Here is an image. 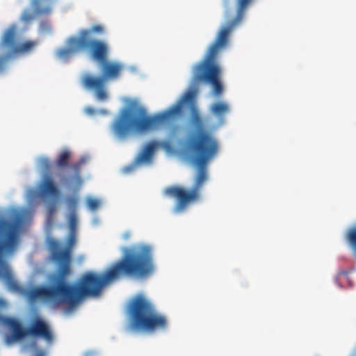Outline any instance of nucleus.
I'll list each match as a JSON object with an SVG mask.
<instances>
[{
	"mask_svg": "<svg viewBox=\"0 0 356 356\" xmlns=\"http://www.w3.org/2000/svg\"><path fill=\"white\" fill-rule=\"evenodd\" d=\"M67 47L57 50L56 55L58 58L67 60L74 54L81 51L79 32L76 36H72L67 40Z\"/></svg>",
	"mask_w": 356,
	"mask_h": 356,
	"instance_id": "9d476101",
	"label": "nucleus"
},
{
	"mask_svg": "<svg viewBox=\"0 0 356 356\" xmlns=\"http://www.w3.org/2000/svg\"><path fill=\"white\" fill-rule=\"evenodd\" d=\"M50 213H53L54 211V207H51L49 208Z\"/></svg>",
	"mask_w": 356,
	"mask_h": 356,
	"instance_id": "bb28decb",
	"label": "nucleus"
},
{
	"mask_svg": "<svg viewBox=\"0 0 356 356\" xmlns=\"http://www.w3.org/2000/svg\"><path fill=\"white\" fill-rule=\"evenodd\" d=\"M34 356H46V353L44 350L39 349L35 352Z\"/></svg>",
	"mask_w": 356,
	"mask_h": 356,
	"instance_id": "b1692460",
	"label": "nucleus"
},
{
	"mask_svg": "<svg viewBox=\"0 0 356 356\" xmlns=\"http://www.w3.org/2000/svg\"><path fill=\"white\" fill-rule=\"evenodd\" d=\"M104 33V28L101 24H95L89 29L79 31L81 51H88L90 58L99 64L106 61L109 54L107 42L95 37V34L102 35Z\"/></svg>",
	"mask_w": 356,
	"mask_h": 356,
	"instance_id": "0eeeda50",
	"label": "nucleus"
},
{
	"mask_svg": "<svg viewBox=\"0 0 356 356\" xmlns=\"http://www.w3.org/2000/svg\"><path fill=\"white\" fill-rule=\"evenodd\" d=\"M71 153L68 149L63 150L58 156L56 161V165L59 168H65L68 167L70 159Z\"/></svg>",
	"mask_w": 356,
	"mask_h": 356,
	"instance_id": "2eb2a0df",
	"label": "nucleus"
},
{
	"mask_svg": "<svg viewBox=\"0 0 356 356\" xmlns=\"http://www.w3.org/2000/svg\"><path fill=\"white\" fill-rule=\"evenodd\" d=\"M51 29V24L49 21H42L40 24V30L43 33H50Z\"/></svg>",
	"mask_w": 356,
	"mask_h": 356,
	"instance_id": "aec40b11",
	"label": "nucleus"
},
{
	"mask_svg": "<svg viewBox=\"0 0 356 356\" xmlns=\"http://www.w3.org/2000/svg\"><path fill=\"white\" fill-rule=\"evenodd\" d=\"M54 1L55 0H31V6L33 13L30 10L26 9L20 17L21 22L27 24L34 19L35 16L49 15Z\"/></svg>",
	"mask_w": 356,
	"mask_h": 356,
	"instance_id": "1a4fd4ad",
	"label": "nucleus"
},
{
	"mask_svg": "<svg viewBox=\"0 0 356 356\" xmlns=\"http://www.w3.org/2000/svg\"><path fill=\"white\" fill-rule=\"evenodd\" d=\"M67 222L70 229V232H76L77 216L76 212H70Z\"/></svg>",
	"mask_w": 356,
	"mask_h": 356,
	"instance_id": "f3484780",
	"label": "nucleus"
},
{
	"mask_svg": "<svg viewBox=\"0 0 356 356\" xmlns=\"http://www.w3.org/2000/svg\"><path fill=\"white\" fill-rule=\"evenodd\" d=\"M38 165H39V167L40 168V169L44 172H49L51 167V163L50 161L46 157L39 158L38 159Z\"/></svg>",
	"mask_w": 356,
	"mask_h": 356,
	"instance_id": "a211bd4d",
	"label": "nucleus"
},
{
	"mask_svg": "<svg viewBox=\"0 0 356 356\" xmlns=\"http://www.w3.org/2000/svg\"><path fill=\"white\" fill-rule=\"evenodd\" d=\"M6 70L5 60L3 58H0V73H2Z\"/></svg>",
	"mask_w": 356,
	"mask_h": 356,
	"instance_id": "4be33fe9",
	"label": "nucleus"
},
{
	"mask_svg": "<svg viewBox=\"0 0 356 356\" xmlns=\"http://www.w3.org/2000/svg\"><path fill=\"white\" fill-rule=\"evenodd\" d=\"M157 145L158 143L156 141L149 142L136 158L135 164L138 165L143 163L150 162Z\"/></svg>",
	"mask_w": 356,
	"mask_h": 356,
	"instance_id": "9b49d317",
	"label": "nucleus"
},
{
	"mask_svg": "<svg viewBox=\"0 0 356 356\" xmlns=\"http://www.w3.org/2000/svg\"><path fill=\"white\" fill-rule=\"evenodd\" d=\"M350 356H356V349L354 350V352L352 353Z\"/></svg>",
	"mask_w": 356,
	"mask_h": 356,
	"instance_id": "cd10ccee",
	"label": "nucleus"
},
{
	"mask_svg": "<svg viewBox=\"0 0 356 356\" xmlns=\"http://www.w3.org/2000/svg\"><path fill=\"white\" fill-rule=\"evenodd\" d=\"M85 112L88 114V115H93L96 113V111L95 110V108H92V107H88V108H85Z\"/></svg>",
	"mask_w": 356,
	"mask_h": 356,
	"instance_id": "5701e85b",
	"label": "nucleus"
},
{
	"mask_svg": "<svg viewBox=\"0 0 356 356\" xmlns=\"http://www.w3.org/2000/svg\"><path fill=\"white\" fill-rule=\"evenodd\" d=\"M102 65V76H97L89 74H83L81 79L83 87L93 91L96 98L99 101L108 99L106 90V83L109 80H117L124 70V65L118 61H108L100 63Z\"/></svg>",
	"mask_w": 356,
	"mask_h": 356,
	"instance_id": "423d86ee",
	"label": "nucleus"
},
{
	"mask_svg": "<svg viewBox=\"0 0 356 356\" xmlns=\"http://www.w3.org/2000/svg\"><path fill=\"white\" fill-rule=\"evenodd\" d=\"M86 162V159L85 158H81L80 159V161L72 164L71 168L74 172V177L72 178L63 177L62 178V182L65 184H71L73 182H74L78 186H81L82 184V179L80 175L81 167Z\"/></svg>",
	"mask_w": 356,
	"mask_h": 356,
	"instance_id": "f8f14e48",
	"label": "nucleus"
},
{
	"mask_svg": "<svg viewBox=\"0 0 356 356\" xmlns=\"http://www.w3.org/2000/svg\"><path fill=\"white\" fill-rule=\"evenodd\" d=\"M58 243L56 241H54L52 243V248H58Z\"/></svg>",
	"mask_w": 356,
	"mask_h": 356,
	"instance_id": "393cba45",
	"label": "nucleus"
},
{
	"mask_svg": "<svg viewBox=\"0 0 356 356\" xmlns=\"http://www.w3.org/2000/svg\"><path fill=\"white\" fill-rule=\"evenodd\" d=\"M22 222V216L18 213H14L10 219L0 218V278L13 291H18L19 286L13 276L6 257L13 254L18 246Z\"/></svg>",
	"mask_w": 356,
	"mask_h": 356,
	"instance_id": "20e7f679",
	"label": "nucleus"
},
{
	"mask_svg": "<svg viewBox=\"0 0 356 356\" xmlns=\"http://www.w3.org/2000/svg\"><path fill=\"white\" fill-rule=\"evenodd\" d=\"M210 112L214 116L221 119L229 112V106L226 102H217L211 106Z\"/></svg>",
	"mask_w": 356,
	"mask_h": 356,
	"instance_id": "4468645a",
	"label": "nucleus"
},
{
	"mask_svg": "<svg viewBox=\"0 0 356 356\" xmlns=\"http://www.w3.org/2000/svg\"><path fill=\"white\" fill-rule=\"evenodd\" d=\"M42 194L46 197H54L58 194V189L51 177H46L40 185Z\"/></svg>",
	"mask_w": 356,
	"mask_h": 356,
	"instance_id": "ddd939ff",
	"label": "nucleus"
},
{
	"mask_svg": "<svg viewBox=\"0 0 356 356\" xmlns=\"http://www.w3.org/2000/svg\"><path fill=\"white\" fill-rule=\"evenodd\" d=\"M38 44V41L37 40H26L18 44L17 25L12 24L2 33L0 39V51L3 54V56L0 58L4 59L6 67L8 58L19 54L29 53Z\"/></svg>",
	"mask_w": 356,
	"mask_h": 356,
	"instance_id": "6e6552de",
	"label": "nucleus"
},
{
	"mask_svg": "<svg viewBox=\"0 0 356 356\" xmlns=\"http://www.w3.org/2000/svg\"><path fill=\"white\" fill-rule=\"evenodd\" d=\"M99 201L94 198H89L87 201L88 207L91 210L97 209L99 207Z\"/></svg>",
	"mask_w": 356,
	"mask_h": 356,
	"instance_id": "412c9836",
	"label": "nucleus"
},
{
	"mask_svg": "<svg viewBox=\"0 0 356 356\" xmlns=\"http://www.w3.org/2000/svg\"><path fill=\"white\" fill-rule=\"evenodd\" d=\"M76 243V232H70L67 248L53 250L52 258L59 264L58 275L50 286L31 289L28 294L31 301L40 299L57 306L64 305L72 309L83 298L99 296L106 284L121 277L146 278L154 273L152 247L145 244H135L126 248L121 259L105 273L87 272L82 275L78 285L70 284L65 281V278L71 273V252Z\"/></svg>",
	"mask_w": 356,
	"mask_h": 356,
	"instance_id": "f03ea898",
	"label": "nucleus"
},
{
	"mask_svg": "<svg viewBox=\"0 0 356 356\" xmlns=\"http://www.w3.org/2000/svg\"><path fill=\"white\" fill-rule=\"evenodd\" d=\"M347 239L356 257V226L348 230Z\"/></svg>",
	"mask_w": 356,
	"mask_h": 356,
	"instance_id": "dca6fc26",
	"label": "nucleus"
},
{
	"mask_svg": "<svg viewBox=\"0 0 356 356\" xmlns=\"http://www.w3.org/2000/svg\"><path fill=\"white\" fill-rule=\"evenodd\" d=\"M78 204V198L76 197H71L67 200V206L70 212H76V209Z\"/></svg>",
	"mask_w": 356,
	"mask_h": 356,
	"instance_id": "6ab92c4d",
	"label": "nucleus"
},
{
	"mask_svg": "<svg viewBox=\"0 0 356 356\" xmlns=\"http://www.w3.org/2000/svg\"><path fill=\"white\" fill-rule=\"evenodd\" d=\"M132 168H133V167H128V168H125L124 170L126 172H129Z\"/></svg>",
	"mask_w": 356,
	"mask_h": 356,
	"instance_id": "a878e982",
	"label": "nucleus"
},
{
	"mask_svg": "<svg viewBox=\"0 0 356 356\" xmlns=\"http://www.w3.org/2000/svg\"><path fill=\"white\" fill-rule=\"evenodd\" d=\"M127 310L131 325L135 330L155 332L168 328L167 317L159 313L153 303L142 294L130 300Z\"/></svg>",
	"mask_w": 356,
	"mask_h": 356,
	"instance_id": "39448f33",
	"label": "nucleus"
},
{
	"mask_svg": "<svg viewBox=\"0 0 356 356\" xmlns=\"http://www.w3.org/2000/svg\"><path fill=\"white\" fill-rule=\"evenodd\" d=\"M250 1L238 0L235 18L222 26L214 42L209 48L204 58L194 66L193 83L200 82L209 83L212 86L216 95H220L223 92V86L220 82L221 68L216 62L218 56L226 47L230 33L241 22L245 10Z\"/></svg>",
	"mask_w": 356,
	"mask_h": 356,
	"instance_id": "7ed1b4c3",
	"label": "nucleus"
},
{
	"mask_svg": "<svg viewBox=\"0 0 356 356\" xmlns=\"http://www.w3.org/2000/svg\"><path fill=\"white\" fill-rule=\"evenodd\" d=\"M186 104L191 110V124L197 130L191 133L184 143V149L191 162L197 168L191 189L172 186L165 189V194L174 197L177 202L174 208L176 213L185 210L190 204L201 198V190L208 180L207 165L219 151V144L214 136L203 129L204 120L200 115L195 102V95L186 92L175 104L168 109L154 115H148L146 108L133 102L123 109L111 126L113 134L118 139L127 138L132 133H145L158 129L160 127L174 120L182 113Z\"/></svg>",
	"mask_w": 356,
	"mask_h": 356,
	"instance_id": "f257e3e1",
	"label": "nucleus"
}]
</instances>
